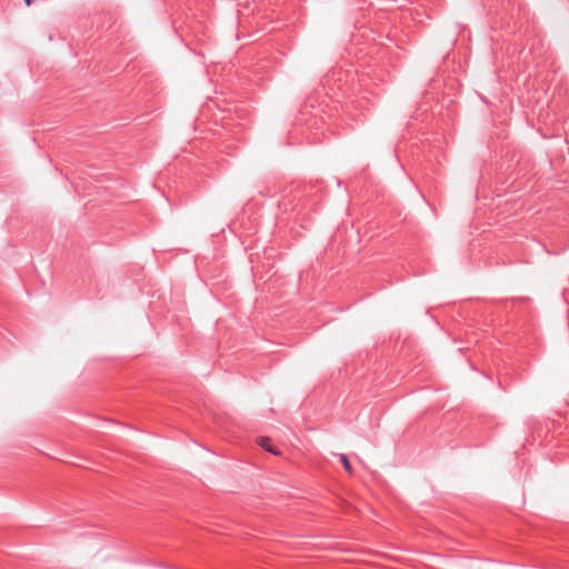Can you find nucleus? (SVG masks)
Here are the masks:
<instances>
[{
    "label": "nucleus",
    "mask_w": 569,
    "mask_h": 569,
    "mask_svg": "<svg viewBox=\"0 0 569 569\" xmlns=\"http://www.w3.org/2000/svg\"><path fill=\"white\" fill-rule=\"evenodd\" d=\"M257 443L263 448L266 451L271 452L273 455H278L279 452L270 445V439L267 437L257 438Z\"/></svg>",
    "instance_id": "1"
},
{
    "label": "nucleus",
    "mask_w": 569,
    "mask_h": 569,
    "mask_svg": "<svg viewBox=\"0 0 569 569\" xmlns=\"http://www.w3.org/2000/svg\"><path fill=\"white\" fill-rule=\"evenodd\" d=\"M339 460L341 461V463H342V466H343L345 470H346L349 475H351V473H352V467H351V465H350V462H349V460H348V457H347L345 453H340V455H339Z\"/></svg>",
    "instance_id": "2"
},
{
    "label": "nucleus",
    "mask_w": 569,
    "mask_h": 569,
    "mask_svg": "<svg viewBox=\"0 0 569 569\" xmlns=\"http://www.w3.org/2000/svg\"><path fill=\"white\" fill-rule=\"evenodd\" d=\"M162 569H179V568H178V567L170 566V567H163Z\"/></svg>",
    "instance_id": "3"
},
{
    "label": "nucleus",
    "mask_w": 569,
    "mask_h": 569,
    "mask_svg": "<svg viewBox=\"0 0 569 569\" xmlns=\"http://www.w3.org/2000/svg\"><path fill=\"white\" fill-rule=\"evenodd\" d=\"M24 1H26V4H27V6H30V4H31V2H32L31 0H24Z\"/></svg>",
    "instance_id": "4"
}]
</instances>
